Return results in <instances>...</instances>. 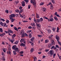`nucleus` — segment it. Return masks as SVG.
Returning <instances> with one entry per match:
<instances>
[{
    "mask_svg": "<svg viewBox=\"0 0 61 61\" xmlns=\"http://www.w3.org/2000/svg\"><path fill=\"white\" fill-rule=\"evenodd\" d=\"M15 34H14L12 36V39L10 40V39H9V40L11 42L12 44H13V42H14L15 40L14 39V38L15 36Z\"/></svg>",
    "mask_w": 61,
    "mask_h": 61,
    "instance_id": "obj_1",
    "label": "nucleus"
},
{
    "mask_svg": "<svg viewBox=\"0 0 61 61\" xmlns=\"http://www.w3.org/2000/svg\"><path fill=\"white\" fill-rule=\"evenodd\" d=\"M12 49L15 50V51H16L17 52L19 53V49L18 48L16 47V46L14 45L12 47Z\"/></svg>",
    "mask_w": 61,
    "mask_h": 61,
    "instance_id": "obj_2",
    "label": "nucleus"
},
{
    "mask_svg": "<svg viewBox=\"0 0 61 61\" xmlns=\"http://www.w3.org/2000/svg\"><path fill=\"white\" fill-rule=\"evenodd\" d=\"M49 55H50L51 57H52V56H53V54H54V51H53L52 50H50L48 52Z\"/></svg>",
    "mask_w": 61,
    "mask_h": 61,
    "instance_id": "obj_3",
    "label": "nucleus"
},
{
    "mask_svg": "<svg viewBox=\"0 0 61 61\" xmlns=\"http://www.w3.org/2000/svg\"><path fill=\"white\" fill-rule=\"evenodd\" d=\"M15 17V15L14 14H12L10 15V19H12V18H14Z\"/></svg>",
    "mask_w": 61,
    "mask_h": 61,
    "instance_id": "obj_4",
    "label": "nucleus"
},
{
    "mask_svg": "<svg viewBox=\"0 0 61 61\" xmlns=\"http://www.w3.org/2000/svg\"><path fill=\"white\" fill-rule=\"evenodd\" d=\"M55 38L57 42L59 41V40H60V37L59 36H58L57 35H56L55 36Z\"/></svg>",
    "mask_w": 61,
    "mask_h": 61,
    "instance_id": "obj_5",
    "label": "nucleus"
},
{
    "mask_svg": "<svg viewBox=\"0 0 61 61\" xmlns=\"http://www.w3.org/2000/svg\"><path fill=\"white\" fill-rule=\"evenodd\" d=\"M30 3L31 4H33V5H36V2H35V0H30Z\"/></svg>",
    "mask_w": 61,
    "mask_h": 61,
    "instance_id": "obj_6",
    "label": "nucleus"
},
{
    "mask_svg": "<svg viewBox=\"0 0 61 61\" xmlns=\"http://www.w3.org/2000/svg\"><path fill=\"white\" fill-rule=\"evenodd\" d=\"M52 17L53 15H51V16L49 18V19H50V21H54V19H53V18H52Z\"/></svg>",
    "mask_w": 61,
    "mask_h": 61,
    "instance_id": "obj_7",
    "label": "nucleus"
},
{
    "mask_svg": "<svg viewBox=\"0 0 61 61\" xmlns=\"http://www.w3.org/2000/svg\"><path fill=\"white\" fill-rule=\"evenodd\" d=\"M25 36H26L27 37H28V34H26V33H25L22 36V37L23 38V37H25Z\"/></svg>",
    "mask_w": 61,
    "mask_h": 61,
    "instance_id": "obj_8",
    "label": "nucleus"
},
{
    "mask_svg": "<svg viewBox=\"0 0 61 61\" xmlns=\"http://www.w3.org/2000/svg\"><path fill=\"white\" fill-rule=\"evenodd\" d=\"M25 32L24 31V30H22L20 32V35H24V33Z\"/></svg>",
    "mask_w": 61,
    "mask_h": 61,
    "instance_id": "obj_9",
    "label": "nucleus"
},
{
    "mask_svg": "<svg viewBox=\"0 0 61 61\" xmlns=\"http://www.w3.org/2000/svg\"><path fill=\"white\" fill-rule=\"evenodd\" d=\"M36 25L37 26H38L37 27V29H38L39 28V29L40 28V27H41V25L40 24H36Z\"/></svg>",
    "mask_w": 61,
    "mask_h": 61,
    "instance_id": "obj_10",
    "label": "nucleus"
},
{
    "mask_svg": "<svg viewBox=\"0 0 61 61\" xmlns=\"http://www.w3.org/2000/svg\"><path fill=\"white\" fill-rule=\"evenodd\" d=\"M22 6H25V2L24 1H23L22 2Z\"/></svg>",
    "mask_w": 61,
    "mask_h": 61,
    "instance_id": "obj_11",
    "label": "nucleus"
},
{
    "mask_svg": "<svg viewBox=\"0 0 61 61\" xmlns=\"http://www.w3.org/2000/svg\"><path fill=\"white\" fill-rule=\"evenodd\" d=\"M51 44H52V45H54L55 44V41H54V40H51Z\"/></svg>",
    "mask_w": 61,
    "mask_h": 61,
    "instance_id": "obj_12",
    "label": "nucleus"
},
{
    "mask_svg": "<svg viewBox=\"0 0 61 61\" xmlns=\"http://www.w3.org/2000/svg\"><path fill=\"white\" fill-rule=\"evenodd\" d=\"M6 25V23H4L3 24V26L4 27H8V25Z\"/></svg>",
    "mask_w": 61,
    "mask_h": 61,
    "instance_id": "obj_13",
    "label": "nucleus"
},
{
    "mask_svg": "<svg viewBox=\"0 0 61 61\" xmlns=\"http://www.w3.org/2000/svg\"><path fill=\"white\" fill-rule=\"evenodd\" d=\"M42 11L43 12H46V9L45 8H43L42 9Z\"/></svg>",
    "mask_w": 61,
    "mask_h": 61,
    "instance_id": "obj_14",
    "label": "nucleus"
},
{
    "mask_svg": "<svg viewBox=\"0 0 61 61\" xmlns=\"http://www.w3.org/2000/svg\"><path fill=\"white\" fill-rule=\"evenodd\" d=\"M8 31L9 32V33H11V34L13 33V31L10 30H9Z\"/></svg>",
    "mask_w": 61,
    "mask_h": 61,
    "instance_id": "obj_15",
    "label": "nucleus"
},
{
    "mask_svg": "<svg viewBox=\"0 0 61 61\" xmlns=\"http://www.w3.org/2000/svg\"><path fill=\"white\" fill-rule=\"evenodd\" d=\"M40 16H39V15L37 13H36V17L37 18H39Z\"/></svg>",
    "mask_w": 61,
    "mask_h": 61,
    "instance_id": "obj_16",
    "label": "nucleus"
},
{
    "mask_svg": "<svg viewBox=\"0 0 61 61\" xmlns=\"http://www.w3.org/2000/svg\"><path fill=\"white\" fill-rule=\"evenodd\" d=\"M18 42H19V41H16L14 43V44L17 45L18 44Z\"/></svg>",
    "mask_w": 61,
    "mask_h": 61,
    "instance_id": "obj_17",
    "label": "nucleus"
},
{
    "mask_svg": "<svg viewBox=\"0 0 61 61\" xmlns=\"http://www.w3.org/2000/svg\"><path fill=\"white\" fill-rule=\"evenodd\" d=\"M52 46V45L50 43L49 44L48 46L49 48L50 47H51Z\"/></svg>",
    "mask_w": 61,
    "mask_h": 61,
    "instance_id": "obj_18",
    "label": "nucleus"
},
{
    "mask_svg": "<svg viewBox=\"0 0 61 61\" xmlns=\"http://www.w3.org/2000/svg\"><path fill=\"white\" fill-rule=\"evenodd\" d=\"M37 20H36V22L37 23H40L41 21L39 19H37Z\"/></svg>",
    "mask_w": 61,
    "mask_h": 61,
    "instance_id": "obj_19",
    "label": "nucleus"
},
{
    "mask_svg": "<svg viewBox=\"0 0 61 61\" xmlns=\"http://www.w3.org/2000/svg\"><path fill=\"white\" fill-rule=\"evenodd\" d=\"M53 36V35H51L49 37V39H52V37Z\"/></svg>",
    "mask_w": 61,
    "mask_h": 61,
    "instance_id": "obj_20",
    "label": "nucleus"
},
{
    "mask_svg": "<svg viewBox=\"0 0 61 61\" xmlns=\"http://www.w3.org/2000/svg\"><path fill=\"white\" fill-rule=\"evenodd\" d=\"M25 41V40L24 39H22L20 41V42L22 43L23 42Z\"/></svg>",
    "mask_w": 61,
    "mask_h": 61,
    "instance_id": "obj_21",
    "label": "nucleus"
},
{
    "mask_svg": "<svg viewBox=\"0 0 61 61\" xmlns=\"http://www.w3.org/2000/svg\"><path fill=\"white\" fill-rule=\"evenodd\" d=\"M31 32H32V30H28L27 31V33H28V34H29V33H31Z\"/></svg>",
    "mask_w": 61,
    "mask_h": 61,
    "instance_id": "obj_22",
    "label": "nucleus"
},
{
    "mask_svg": "<svg viewBox=\"0 0 61 61\" xmlns=\"http://www.w3.org/2000/svg\"><path fill=\"white\" fill-rule=\"evenodd\" d=\"M30 40L31 41L33 42V41L34 40V37H32V38H31V39H30Z\"/></svg>",
    "mask_w": 61,
    "mask_h": 61,
    "instance_id": "obj_23",
    "label": "nucleus"
},
{
    "mask_svg": "<svg viewBox=\"0 0 61 61\" xmlns=\"http://www.w3.org/2000/svg\"><path fill=\"white\" fill-rule=\"evenodd\" d=\"M25 45L23 43H22L20 45V46H25Z\"/></svg>",
    "mask_w": 61,
    "mask_h": 61,
    "instance_id": "obj_24",
    "label": "nucleus"
},
{
    "mask_svg": "<svg viewBox=\"0 0 61 61\" xmlns=\"http://www.w3.org/2000/svg\"><path fill=\"white\" fill-rule=\"evenodd\" d=\"M33 58L34 59V61H36V60H37V58H36V57L35 56H34Z\"/></svg>",
    "mask_w": 61,
    "mask_h": 61,
    "instance_id": "obj_25",
    "label": "nucleus"
},
{
    "mask_svg": "<svg viewBox=\"0 0 61 61\" xmlns=\"http://www.w3.org/2000/svg\"><path fill=\"white\" fill-rule=\"evenodd\" d=\"M33 26H36V24L34 23H33L31 24Z\"/></svg>",
    "mask_w": 61,
    "mask_h": 61,
    "instance_id": "obj_26",
    "label": "nucleus"
},
{
    "mask_svg": "<svg viewBox=\"0 0 61 61\" xmlns=\"http://www.w3.org/2000/svg\"><path fill=\"white\" fill-rule=\"evenodd\" d=\"M11 20V22H12V23H13V22H14V21H15V19L13 18H12Z\"/></svg>",
    "mask_w": 61,
    "mask_h": 61,
    "instance_id": "obj_27",
    "label": "nucleus"
},
{
    "mask_svg": "<svg viewBox=\"0 0 61 61\" xmlns=\"http://www.w3.org/2000/svg\"><path fill=\"white\" fill-rule=\"evenodd\" d=\"M29 38H31L32 37V35H31V34L29 33Z\"/></svg>",
    "mask_w": 61,
    "mask_h": 61,
    "instance_id": "obj_28",
    "label": "nucleus"
},
{
    "mask_svg": "<svg viewBox=\"0 0 61 61\" xmlns=\"http://www.w3.org/2000/svg\"><path fill=\"white\" fill-rule=\"evenodd\" d=\"M34 49L33 48H31V49L30 50V52L32 53V52H33V51H34Z\"/></svg>",
    "mask_w": 61,
    "mask_h": 61,
    "instance_id": "obj_29",
    "label": "nucleus"
},
{
    "mask_svg": "<svg viewBox=\"0 0 61 61\" xmlns=\"http://www.w3.org/2000/svg\"><path fill=\"white\" fill-rule=\"evenodd\" d=\"M14 29H15V30L17 31H18V30H17V28L16 27H14Z\"/></svg>",
    "mask_w": 61,
    "mask_h": 61,
    "instance_id": "obj_30",
    "label": "nucleus"
},
{
    "mask_svg": "<svg viewBox=\"0 0 61 61\" xmlns=\"http://www.w3.org/2000/svg\"><path fill=\"white\" fill-rule=\"evenodd\" d=\"M0 32L1 33H3V29L2 28H0Z\"/></svg>",
    "mask_w": 61,
    "mask_h": 61,
    "instance_id": "obj_31",
    "label": "nucleus"
},
{
    "mask_svg": "<svg viewBox=\"0 0 61 61\" xmlns=\"http://www.w3.org/2000/svg\"><path fill=\"white\" fill-rule=\"evenodd\" d=\"M7 54H9L11 55V51H9L8 52V51H7Z\"/></svg>",
    "mask_w": 61,
    "mask_h": 61,
    "instance_id": "obj_32",
    "label": "nucleus"
},
{
    "mask_svg": "<svg viewBox=\"0 0 61 61\" xmlns=\"http://www.w3.org/2000/svg\"><path fill=\"white\" fill-rule=\"evenodd\" d=\"M0 24L1 26H3V24H4V23H3V22H1L0 23Z\"/></svg>",
    "mask_w": 61,
    "mask_h": 61,
    "instance_id": "obj_33",
    "label": "nucleus"
},
{
    "mask_svg": "<svg viewBox=\"0 0 61 61\" xmlns=\"http://www.w3.org/2000/svg\"><path fill=\"white\" fill-rule=\"evenodd\" d=\"M15 52H16V51H15H15H13V53L14 55H16V54H17Z\"/></svg>",
    "mask_w": 61,
    "mask_h": 61,
    "instance_id": "obj_34",
    "label": "nucleus"
},
{
    "mask_svg": "<svg viewBox=\"0 0 61 61\" xmlns=\"http://www.w3.org/2000/svg\"><path fill=\"white\" fill-rule=\"evenodd\" d=\"M24 11V10L22 9L20 10V12H19V13H21L22 12H23Z\"/></svg>",
    "mask_w": 61,
    "mask_h": 61,
    "instance_id": "obj_35",
    "label": "nucleus"
},
{
    "mask_svg": "<svg viewBox=\"0 0 61 61\" xmlns=\"http://www.w3.org/2000/svg\"><path fill=\"white\" fill-rule=\"evenodd\" d=\"M15 12H17V13H19V12H20L19 10H15Z\"/></svg>",
    "mask_w": 61,
    "mask_h": 61,
    "instance_id": "obj_36",
    "label": "nucleus"
},
{
    "mask_svg": "<svg viewBox=\"0 0 61 61\" xmlns=\"http://www.w3.org/2000/svg\"><path fill=\"white\" fill-rule=\"evenodd\" d=\"M59 28H58V27H57L56 31L57 32H59Z\"/></svg>",
    "mask_w": 61,
    "mask_h": 61,
    "instance_id": "obj_37",
    "label": "nucleus"
},
{
    "mask_svg": "<svg viewBox=\"0 0 61 61\" xmlns=\"http://www.w3.org/2000/svg\"><path fill=\"white\" fill-rule=\"evenodd\" d=\"M29 42L31 46H33L34 45V43H32V42L31 41H30Z\"/></svg>",
    "mask_w": 61,
    "mask_h": 61,
    "instance_id": "obj_38",
    "label": "nucleus"
},
{
    "mask_svg": "<svg viewBox=\"0 0 61 61\" xmlns=\"http://www.w3.org/2000/svg\"><path fill=\"white\" fill-rule=\"evenodd\" d=\"M54 18L55 19V20H56V21H57L58 20V19H57V17H54Z\"/></svg>",
    "mask_w": 61,
    "mask_h": 61,
    "instance_id": "obj_39",
    "label": "nucleus"
},
{
    "mask_svg": "<svg viewBox=\"0 0 61 61\" xmlns=\"http://www.w3.org/2000/svg\"><path fill=\"white\" fill-rule=\"evenodd\" d=\"M49 42V41H48V40H46L45 41V43H48V42Z\"/></svg>",
    "mask_w": 61,
    "mask_h": 61,
    "instance_id": "obj_40",
    "label": "nucleus"
},
{
    "mask_svg": "<svg viewBox=\"0 0 61 61\" xmlns=\"http://www.w3.org/2000/svg\"><path fill=\"white\" fill-rule=\"evenodd\" d=\"M56 56V53H54L53 54V56L54 58L55 57V56Z\"/></svg>",
    "mask_w": 61,
    "mask_h": 61,
    "instance_id": "obj_41",
    "label": "nucleus"
},
{
    "mask_svg": "<svg viewBox=\"0 0 61 61\" xmlns=\"http://www.w3.org/2000/svg\"><path fill=\"white\" fill-rule=\"evenodd\" d=\"M34 21L35 22V23H36V18H34Z\"/></svg>",
    "mask_w": 61,
    "mask_h": 61,
    "instance_id": "obj_42",
    "label": "nucleus"
},
{
    "mask_svg": "<svg viewBox=\"0 0 61 61\" xmlns=\"http://www.w3.org/2000/svg\"><path fill=\"white\" fill-rule=\"evenodd\" d=\"M58 43L60 45V46H61V42L59 41H58Z\"/></svg>",
    "mask_w": 61,
    "mask_h": 61,
    "instance_id": "obj_43",
    "label": "nucleus"
},
{
    "mask_svg": "<svg viewBox=\"0 0 61 61\" xmlns=\"http://www.w3.org/2000/svg\"><path fill=\"white\" fill-rule=\"evenodd\" d=\"M9 12V10H6L5 11V12L6 13H7V14H8V12Z\"/></svg>",
    "mask_w": 61,
    "mask_h": 61,
    "instance_id": "obj_44",
    "label": "nucleus"
},
{
    "mask_svg": "<svg viewBox=\"0 0 61 61\" xmlns=\"http://www.w3.org/2000/svg\"><path fill=\"white\" fill-rule=\"evenodd\" d=\"M40 19L41 20V22H42V21H43V18H40Z\"/></svg>",
    "mask_w": 61,
    "mask_h": 61,
    "instance_id": "obj_45",
    "label": "nucleus"
},
{
    "mask_svg": "<svg viewBox=\"0 0 61 61\" xmlns=\"http://www.w3.org/2000/svg\"><path fill=\"white\" fill-rule=\"evenodd\" d=\"M48 32L49 33H51V30H50V29H48Z\"/></svg>",
    "mask_w": 61,
    "mask_h": 61,
    "instance_id": "obj_46",
    "label": "nucleus"
},
{
    "mask_svg": "<svg viewBox=\"0 0 61 61\" xmlns=\"http://www.w3.org/2000/svg\"><path fill=\"white\" fill-rule=\"evenodd\" d=\"M44 3L42 2L40 4V5H44Z\"/></svg>",
    "mask_w": 61,
    "mask_h": 61,
    "instance_id": "obj_47",
    "label": "nucleus"
},
{
    "mask_svg": "<svg viewBox=\"0 0 61 61\" xmlns=\"http://www.w3.org/2000/svg\"><path fill=\"white\" fill-rule=\"evenodd\" d=\"M38 37H42V35H38Z\"/></svg>",
    "mask_w": 61,
    "mask_h": 61,
    "instance_id": "obj_48",
    "label": "nucleus"
},
{
    "mask_svg": "<svg viewBox=\"0 0 61 61\" xmlns=\"http://www.w3.org/2000/svg\"><path fill=\"white\" fill-rule=\"evenodd\" d=\"M23 22H24L25 23H27V22H28V21L27 20H24V21H23Z\"/></svg>",
    "mask_w": 61,
    "mask_h": 61,
    "instance_id": "obj_49",
    "label": "nucleus"
},
{
    "mask_svg": "<svg viewBox=\"0 0 61 61\" xmlns=\"http://www.w3.org/2000/svg\"><path fill=\"white\" fill-rule=\"evenodd\" d=\"M43 18H44V19H47L48 20V18H47V17H46L45 16L43 17Z\"/></svg>",
    "mask_w": 61,
    "mask_h": 61,
    "instance_id": "obj_50",
    "label": "nucleus"
},
{
    "mask_svg": "<svg viewBox=\"0 0 61 61\" xmlns=\"http://www.w3.org/2000/svg\"><path fill=\"white\" fill-rule=\"evenodd\" d=\"M19 15L18 14H16V15H15V16L16 17H17V16H18V15Z\"/></svg>",
    "mask_w": 61,
    "mask_h": 61,
    "instance_id": "obj_51",
    "label": "nucleus"
},
{
    "mask_svg": "<svg viewBox=\"0 0 61 61\" xmlns=\"http://www.w3.org/2000/svg\"><path fill=\"white\" fill-rule=\"evenodd\" d=\"M24 53V52H23V51H21L20 52V54H23Z\"/></svg>",
    "mask_w": 61,
    "mask_h": 61,
    "instance_id": "obj_52",
    "label": "nucleus"
},
{
    "mask_svg": "<svg viewBox=\"0 0 61 61\" xmlns=\"http://www.w3.org/2000/svg\"><path fill=\"white\" fill-rule=\"evenodd\" d=\"M29 29H31L32 28V27L31 26H29L28 27Z\"/></svg>",
    "mask_w": 61,
    "mask_h": 61,
    "instance_id": "obj_53",
    "label": "nucleus"
},
{
    "mask_svg": "<svg viewBox=\"0 0 61 61\" xmlns=\"http://www.w3.org/2000/svg\"><path fill=\"white\" fill-rule=\"evenodd\" d=\"M51 1L52 2V3L53 4H54L55 3V0H51Z\"/></svg>",
    "mask_w": 61,
    "mask_h": 61,
    "instance_id": "obj_54",
    "label": "nucleus"
},
{
    "mask_svg": "<svg viewBox=\"0 0 61 61\" xmlns=\"http://www.w3.org/2000/svg\"><path fill=\"white\" fill-rule=\"evenodd\" d=\"M31 6V5H28V8L29 9H30V7Z\"/></svg>",
    "mask_w": 61,
    "mask_h": 61,
    "instance_id": "obj_55",
    "label": "nucleus"
},
{
    "mask_svg": "<svg viewBox=\"0 0 61 61\" xmlns=\"http://www.w3.org/2000/svg\"><path fill=\"white\" fill-rule=\"evenodd\" d=\"M3 51L4 52H5V53L6 51H5V49H3Z\"/></svg>",
    "mask_w": 61,
    "mask_h": 61,
    "instance_id": "obj_56",
    "label": "nucleus"
},
{
    "mask_svg": "<svg viewBox=\"0 0 61 61\" xmlns=\"http://www.w3.org/2000/svg\"><path fill=\"white\" fill-rule=\"evenodd\" d=\"M45 51L46 52H48L49 51V49H46L45 50Z\"/></svg>",
    "mask_w": 61,
    "mask_h": 61,
    "instance_id": "obj_57",
    "label": "nucleus"
},
{
    "mask_svg": "<svg viewBox=\"0 0 61 61\" xmlns=\"http://www.w3.org/2000/svg\"><path fill=\"white\" fill-rule=\"evenodd\" d=\"M25 2L27 3V2H28V1H29V0H25Z\"/></svg>",
    "mask_w": 61,
    "mask_h": 61,
    "instance_id": "obj_58",
    "label": "nucleus"
},
{
    "mask_svg": "<svg viewBox=\"0 0 61 61\" xmlns=\"http://www.w3.org/2000/svg\"><path fill=\"white\" fill-rule=\"evenodd\" d=\"M2 36H3L4 35H5V33H3L2 34Z\"/></svg>",
    "mask_w": 61,
    "mask_h": 61,
    "instance_id": "obj_59",
    "label": "nucleus"
},
{
    "mask_svg": "<svg viewBox=\"0 0 61 61\" xmlns=\"http://www.w3.org/2000/svg\"><path fill=\"white\" fill-rule=\"evenodd\" d=\"M5 32L6 33V34H7V33H9L8 30L7 31H5Z\"/></svg>",
    "mask_w": 61,
    "mask_h": 61,
    "instance_id": "obj_60",
    "label": "nucleus"
},
{
    "mask_svg": "<svg viewBox=\"0 0 61 61\" xmlns=\"http://www.w3.org/2000/svg\"><path fill=\"white\" fill-rule=\"evenodd\" d=\"M1 20L2 21H5V20L3 19H1Z\"/></svg>",
    "mask_w": 61,
    "mask_h": 61,
    "instance_id": "obj_61",
    "label": "nucleus"
},
{
    "mask_svg": "<svg viewBox=\"0 0 61 61\" xmlns=\"http://www.w3.org/2000/svg\"><path fill=\"white\" fill-rule=\"evenodd\" d=\"M6 22L7 23H9V20H6Z\"/></svg>",
    "mask_w": 61,
    "mask_h": 61,
    "instance_id": "obj_62",
    "label": "nucleus"
},
{
    "mask_svg": "<svg viewBox=\"0 0 61 61\" xmlns=\"http://www.w3.org/2000/svg\"><path fill=\"white\" fill-rule=\"evenodd\" d=\"M54 46H52H52L51 48V49H53V48H54Z\"/></svg>",
    "mask_w": 61,
    "mask_h": 61,
    "instance_id": "obj_63",
    "label": "nucleus"
},
{
    "mask_svg": "<svg viewBox=\"0 0 61 61\" xmlns=\"http://www.w3.org/2000/svg\"><path fill=\"white\" fill-rule=\"evenodd\" d=\"M55 29H56L55 28H53L52 29V30L53 31H55Z\"/></svg>",
    "mask_w": 61,
    "mask_h": 61,
    "instance_id": "obj_64",
    "label": "nucleus"
}]
</instances>
